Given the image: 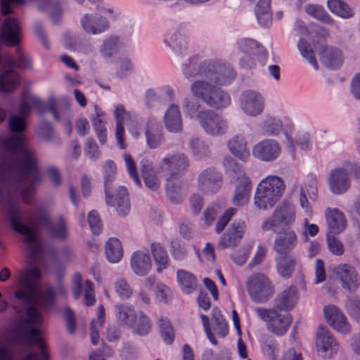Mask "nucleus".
I'll return each mask as SVG.
<instances>
[{
  "instance_id": "obj_1",
  "label": "nucleus",
  "mask_w": 360,
  "mask_h": 360,
  "mask_svg": "<svg viewBox=\"0 0 360 360\" xmlns=\"http://www.w3.org/2000/svg\"><path fill=\"white\" fill-rule=\"evenodd\" d=\"M27 117L13 115L8 120L9 129L16 134L2 141L7 155L0 159V201L13 229L24 236L27 248L37 258L42 253V244L37 238L32 217L20 209L18 198L20 192L22 200L31 204L36 185L41 179L37 154L25 145L22 134Z\"/></svg>"
},
{
  "instance_id": "obj_2",
  "label": "nucleus",
  "mask_w": 360,
  "mask_h": 360,
  "mask_svg": "<svg viewBox=\"0 0 360 360\" xmlns=\"http://www.w3.org/2000/svg\"><path fill=\"white\" fill-rule=\"evenodd\" d=\"M41 270L37 266H27L19 271L15 277L17 290L15 297L30 305L27 309V323L30 326H39L43 322L41 311L50 309L56 295H65L62 286L46 288L40 290Z\"/></svg>"
},
{
  "instance_id": "obj_3",
  "label": "nucleus",
  "mask_w": 360,
  "mask_h": 360,
  "mask_svg": "<svg viewBox=\"0 0 360 360\" xmlns=\"http://www.w3.org/2000/svg\"><path fill=\"white\" fill-rule=\"evenodd\" d=\"M181 70L186 78H206L219 87L230 84L236 77L231 66L219 61L200 60L197 56L189 58L188 63L183 64Z\"/></svg>"
},
{
  "instance_id": "obj_4",
  "label": "nucleus",
  "mask_w": 360,
  "mask_h": 360,
  "mask_svg": "<svg viewBox=\"0 0 360 360\" xmlns=\"http://www.w3.org/2000/svg\"><path fill=\"white\" fill-rule=\"evenodd\" d=\"M186 117L196 120L205 134L212 137L221 136L229 130L227 120L215 111L205 108L193 98L186 97L182 101Z\"/></svg>"
},
{
  "instance_id": "obj_5",
  "label": "nucleus",
  "mask_w": 360,
  "mask_h": 360,
  "mask_svg": "<svg viewBox=\"0 0 360 360\" xmlns=\"http://www.w3.org/2000/svg\"><path fill=\"white\" fill-rule=\"evenodd\" d=\"M189 89L194 98L213 109L221 110L231 103L229 93L207 79H195L191 84Z\"/></svg>"
},
{
  "instance_id": "obj_6",
  "label": "nucleus",
  "mask_w": 360,
  "mask_h": 360,
  "mask_svg": "<svg viewBox=\"0 0 360 360\" xmlns=\"http://www.w3.org/2000/svg\"><path fill=\"white\" fill-rule=\"evenodd\" d=\"M285 186L281 178L270 175L263 179L258 184L254 202L259 210L271 208L281 198Z\"/></svg>"
},
{
  "instance_id": "obj_7",
  "label": "nucleus",
  "mask_w": 360,
  "mask_h": 360,
  "mask_svg": "<svg viewBox=\"0 0 360 360\" xmlns=\"http://www.w3.org/2000/svg\"><path fill=\"white\" fill-rule=\"evenodd\" d=\"M103 168L106 204L115 207L120 216H126L130 210V201L127 188L124 186H120L116 191L114 200L110 195L112 182L116 176L117 168L115 163L108 160L105 163Z\"/></svg>"
},
{
  "instance_id": "obj_8",
  "label": "nucleus",
  "mask_w": 360,
  "mask_h": 360,
  "mask_svg": "<svg viewBox=\"0 0 360 360\" xmlns=\"http://www.w3.org/2000/svg\"><path fill=\"white\" fill-rule=\"evenodd\" d=\"M190 165L189 159L183 153H168L158 165V173L162 175L167 181L178 179Z\"/></svg>"
},
{
  "instance_id": "obj_9",
  "label": "nucleus",
  "mask_w": 360,
  "mask_h": 360,
  "mask_svg": "<svg viewBox=\"0 0 360 360\" xmlns=\"http://www.w3.org/2000/svg\"><path fill=\"white\" fill-rule=\"evenodd\" d=\"M255 312L266 323L269 331L278 336L284 335L292 322L290 314L276 309L258 307L255 309Z\"/></svg>"
},
{
  "instance_id": "obj_10",
  "label": "nucleus",
  "mask_w": 360,
  "mask_h": 360,
  "mask_svg": "<svg viewBox=\"0 0 360 360\" xmlns=\"http://www.w3.org/2000/svg\"><path fill=\"white\" fill-rule=\"evenodd\" d=\"M56 103L54 98H49L46 103L40 98L33 96L27 91H23L19 105V113L24 117H28L32 108L40 114H44L48 110L53 114L54 119L58 121L59 114L56 108Z\"/></svg>"
},
{
  "instance_id": "obj_11",
  "label": "nucleus",
  "mask_w": 360,
  "mask_h": 360,
  "mask_svg": "<svg viewBox=\"0 0 360 360\" xmlns=\"http://www.w3.org/2000/svg\"><path fill=\"white\" fill-rule=\"evenodd\" d=\"M295 220V206L290 202H282L276 207L271 217L263 221L261 227L264 231L277 232L279 226H290Z\"/></svg>"
},
{
  "instance_id": "obj_12",
  "label": "nucleus",
  "mask_w": 360,
  "mask_h": 360,
  "mask_svg": "<svg viewBox=\"0 0 360 360\" xmlns=\"http://www.w3.org/2000/svg\"><path fill=\"white\" fill-rule=\"evenodd\" d=\"M250 298L255 302H266L274 294V288L269 278L262 274H255L247 281Z\"/></svg>"
},
{
  "instance_id": "obj_13",
  "label": "nucleus",
  "mask_w": 360,
  "mask_h": 360,
  "mask_svg": "<svg viewBox=\"0 0 360 360\" xmlns=\"http://www.w3.org/2000/svg\"><path fill=\"white\" fill-rule=\"evenodd\" d=\"M239 105L244 114L250 117H256L263 112L264 98L259 92L247 89L242 91L239 96Z\"/></svg>"
},
{
  "instance_id": "obj_14",
  "label": "nucleus",
  "mask_w": 360,
  "mask_h": 360,
  "mask_svg": "<svg viewBox=\"0 0 360 360\" xmlns=\"http://www.w3.org/2000/svg\"><path fill=\"white\" fill-rule=\"evenodd\" d=\"M335 279L347 292H353L359 287V275L356 269L350 264H340L333 269Z\"/></svg>"
},
{
  "instance_id": "obj_15",
  "label": "nucleus",
  "mask_w": 360,
  "mask_h": 360,
  "mask_svg": "<svg viewBox=\"0 0 360 360\" xmlns=\"http://www.w3.org/2000/svg\"><path fill=\"white\" fill-rule=\"evenodd\" d=\"M282 151L279 142L275 139H266L257 143L252 148V155L257 160L274 162L278 158Z\"/></svg>"
},
{
  "instance_id": "obj_16",
  "label": "nucleus",
  "mask_w": 360,
  "mask_h": 360,
  "mask_svg": "<svg viewBox=\"0 0 360 360\" xmlns=\"http://www.w3.org/2000/svg\"><path fill=\"white\" fill-rule=\"evenodd\" d=\"M316 345L320 355L324 359H330L337 353L338 345L333 335L325 326H319L316 333Z\"/></svg>"
},
{
  "instance_id": "obj_17",
  "label": "nucleus",
  "mask_w": 360,
  "mask_h": 360,
  "mask_svg": "<svg viewBox=\"0 0 360 360\" xmlns=\"http://www.w3.org/2000/svg\"><path fill=\"white\" fill-rule=\"evenodd\" d=\"M222 186V176L212 167L204 169L198 178V188L206 194L217 193Z\"/></svg>"
},
{
  "instance_id": "obj_18",
  "label": "nucleus",
  "mask_w": 360,
  "mask_h": 360,
  "mask_svg": "<svg viewBox=\"0 0 360 360\" xmlns=\"http://www.w3.org/2000/svg\"><path fill=\"white\" fill-rule=\"evenodd\" d=\"M328 184L330 191L334 195L346 193L351 185L349 172L342 167L332 169L329 173Z\"/></svg>"
},
{
  "instance_id": "obj_19",
  "label": "nucleus",
  "mask_w": 360,
  "mask_h": 360,
  "mask_svg": "<svg viewBox=\"0 0 360 360\" xmlns=\"http://www.w3.org/2000/svg\"><path fill=\"white\" fill-rule=\"evenodd\" d=\"M245 231L244 221H234L221 236L218 247L221 248H233L240 241Z\"/></svg>"
},
{
  "instance_id": "obj_20",
  "label": "nucleus",
  "mask_w": 360,
  "mask_h": 360,
  "mask_svg": "<svg viewBox=\"0 0 360 360\" xmlns=\"http://www.w3.org/2000/svg\"><path fill=\"white\" fill-rule=\"evenodd\" d=\"M324 316L327 322L338 332L347 334L351 332L352 327L344 314L335 305L324 308Z\"/></svg>"
},
{
  "instance_id": "obj_21",
  "label": "nucleus",
  "mask_w": 360,
  "mask_h": 360,
  "mask_svg": "<svg viewBox=\"0 0 360 360\" xmlns=\"http://www.w3.org/2000/svg\"><path fill=\"white\" fill-rule=\"evenodd\" d=\"M31 344L37 345L41 349V355L32 352L27 356L25 360H47L48 355L45 351V345L41 338L38 336L39 330L37 328L31 327L30 329ZM0 360H12V358L5 346L0 343Z\"/></svg>"
},
{
  "instance_id": "obj_22",
  "label": "nucleus",
  "mask_w": 360,
  "mask_h": 360,
  "mask_svg": "<svg viewBox=\"0 0 360 360\" xmlns=\"http://www.w3.org/2000/svg\"><path fill=\"white\" fill-rule=\"evenodd\" d=\"M164 44L171 49V54L173 59L177 63H182L184 59L188 56L186 43L184 37L179 31H175L169 39H164ZM188 63V59L185 63Z\"/></svg>"
},
{
  "instance_id": "obj_23",
  "label": "nucleus",
  "mask_w": 360,
  "mask_h": 360,
  "mask_svg": "<svg viewBox=\"0 0 360 360\" xmlns=\"http://www.w3.org/2000/svg\"><path fill=\"white\" fill-rule=\"evenodd\" d=\"M298 241L296 233L292 229H286L277 233L273 248L276 255L290 254Z\"/></svg>"
},
{
  "instance_id": "obj_24",
  "label": "nucleus",
  "mask_w": 360,
  "mask_h": 360,
  "mask_svg": "<svg viewBox=\"0 0 360 360\" xmlns=\"http://www.w3.org/2000/svg\"><path fill=\"white\" fill-rule=\"evenodd\" d=\"M328 233L338 234L342 232L347 226V219L342 212L338 208L327 207L324 212Z\"/></svg>"
},
{
  "instance_id": "obj_25",
  "label": "nucleus",
  "mask_w": 360,
  "mask_h": 360,
  "mask_svg": "<svg viewBox=\"0 0 360 360\" xmlns=\"http://www.w3.org/2000/svg\"><path fill=\"white\" fill-rule=\"evenodd\" d=\"M81 25L87 34H98L109 27L108 20L98 14H86L81 19Z\"/></svg>"
},
{
  "instance_id": "obj_26",
  "label": "nucleus",
  "mask_w": 360,
  "mask_h": 360,
  "mask_svg": "<svg viewBox=\"0 0 360 360\" xmlns=\"http://www.w3.org/2000/svg\"><path fill=\"white\" fill-rule=\"evenodd\" d=\"M130 266L133 272L139 276H146L152 268V261L147 250L135 251L131 257Z\"/></svg>"
},
{
  "instance_id": "obj_27",
  "label": "nucleus",
  "mask_w": 360,
  "mask_h": 360,
  "mask_svg": "<svg viewBox=\"0 0 360 360\" xmlns=\"http://www.w3.org/2000/svg\"><path fill=\"white\" fill-rule=\"evenodd\" d=\"M20 27L18 21L8 17L5 19L1 32V39L8 46H15L20 41Z\"/></svg>"
},
{
  "instance_id": "obj_28",
  "label": "nucleus",
  "mask_w": 360,
  "mask_h": 360,
  "mask_svg": "<svg viewBox=\"0 0 360 360\" xmlns=\"http://www.w3.org/2000/svg\"><path fill=\"white\" fill-rule=\"evenodd\" d=\"M319 56L323 65L330 70L339 68L344 62L342 51L335 46H323L320 50Z\"/></svg>"
},
{
  "instance_id": "obj_29",
  "label": "nucleus",
  "mask_w": 360,
  "mask_h": 360,
  "mask_svg": "<svg viewBox=\"0 0 360 360\" xmlns=\"http://www.w3.org/2000/svg\"><path fill=\"white\" fill-rule=\"evenodd\" d=\"M297 300L298 292L296 287L290 286L276 297L273 308L288 313L295 307Z\"/></svg>"
},
{
  "instance_id": "obj_30",
  "label": "nucleus",
  "mask_w": 360,
  "mask_h": 360,
  "mask_svg": "<svg viewBox=\"0 0 360 360\" xmlns=\"http://www.w3.org/2000/svg\"><path fill=\"white\" fill-rule=\"evenodd\" d=\"M39 221L46 227L52 237L61 240H64L68 238V227L63 216H59L55 222L52 223L51 219L46 214H44L40 217Z\"/></svg>"
},
{
  "instance_id": "obj_31",
  "label": "nucleus",
  "mask_w": 360,
  "mask_h": 360,
  "mask_svg": "<svg viewBox=\"0 0 360 360\" xmlns=\"http://www.w3.org/2000/svg\"><path fill=\"white\" fill-rule=\"evenodd\" d=\"M165 128L171 133H180L183 131V120L179 107L176 104H170L164 116Z\"/></svg>"
},
{
  "instance_id": "obj_32",
  "label": "nucleus",
  "mask_w": 360,
  "mask_h": 360,
  "mask_svg": "<svg viewBox=\"0 0 360 360\" xmlns=\"http://www.w3.org/2000/svg\"><path fill=\"white\" fill-rule=\"evenodd\" d=\"M251 190V181L247 176H243L234 190L233 204L238 207L245 205L249 201Z\"/></svg>"
},
{
  "instance_id": "obj_33",
  "label": "nucleus",
  "mask_w": 360,
  "mask_h": 360,
  "mask_svg": "<svg viewBox=\"0 0 360 360\" xmlns=\"http://www.w3.org/2000/svg\"><path fill=\"white\" fill-rule=\"evenodd\" d=\"M114 117L116 122L115 136L117 142L121 149H124L126 146L124 143L123 139L124 133L123 123L124 121L131 119V115L126 110L123 105L118 104L114 110Z\"/></svg>"
},
{
  "instance_id": "obj_34",
  "label": "nucleus",
  "mask_w": 360,
  "mask_h": 360,
  "mask_svg": "<svg viewBox=\"0 0 360 360\" xmlns=\"http://www.w3.org/2000/svg\"><path fill=\"white\" fill-rule=\"evenodd\" d=\"M278 274L283 278H290L295 271L296 259L293 255H276L275 257Z\"/></svg>"
},
{
  "instance_id": "obj_35",
  "label": "nucleus",
  "mask_w": 360,
  "mask_h": 360,
  "mask_svg": "<svg viewBox=\"0 0 360 360\" xmlns=\"http://www.w3.org/2000/svg\"><path fill=\"white\" fill-rule=\"evenodd\" d=\"M122 49L120 38L117 36H110L103 41L99 53L104 60H108L120 53Z\"/></svg>"
},
{
  "instance_id": "obj_36",
  "label": "nucleus",
  "mask_w": 360,
  "mask_h": 360,
  "mask_svg": "<svg viewBox=\"0 0 360 360\" xmlns=\"http://www.w3.org/2000/svg\"><path fill=\"white\" fill-rule=\"evenodd\" d=\"M228 147L231 153L242 161H246L250 158L247 142L240 135H236L231 139L228 142Z\"/></svg>"
},
{
  "instance_id": "obj_37",
  "label": "nucleus",
  "mask_w": 360,
  "mask_h": 360,
  "mask_svg": "<svg viewBox=\"0 0 360 360\" xmlns=\"http://www.w3.org/2000/svg\"><path fill=\"white\" fill-rule=\"evenodd\" d=\"M271 0H259L255 7V13L259 24L269 27L271 24Z\"/></svg>"
},
{
  "instance_id": "obj_38",
  "label": "nucleus",
  "mask_w": 360,
  "mask_h": 360,
  "mask_svg": "<svg viewBox=\"0 0 360 360\" xmlns=\"http://www.w3.org/2000/svg\"><path fill=\"white\" fill-rule=\"evenodd\" d=\"M176 279L181 290L186 294H191L196 290L198 282L195 276L191 273L179 269L176 271Z\"/></svg>"
},
{
  "instance_id": "obj_39",
  "label": "nucleus",
  "mask_w": 360,
  "mask_h": 360,
  "mask_svg": "<svg viewBox=\"0 0 360 360\" xmlns=\"http://www.w3.org/2000/svg\"><path fill=\"white\" fill-rule=\"evenodd\" d=\"M327 7L333 14L343 19H349L354 16V10L342 0H328Z\"/></svg>"
},
{
  "instance_id": "obj_40",
  "label": "nucleus",
  "mask_w": 360,
  "mask_h": 360,
  "mask_svg": "<svg viewBox=\"0 0 360 360\" xmlns=\"http://www.w3.org/2000/svg\"><path fill=\"white\" fill-rule=\"evenodd\" d=\"M105 255L111 263L119 262L123 256L121 242L115 238H110L105 244Z\"/></svg>"
},
{
  "instance_id": "obj_41",
  "label": "nucleus",
  "mask_w": 360,
  "mask_h": 360,
  "mask_svg": "<svg viewBox=\"0 0 360 360\" xmlns=\"http://www.w3.org/2000/svg\"><path fill=\"white\" fill-rule=\"evenodd\" d=\"M132 331L141 336L146 335L151 330V322L149 317L143 311H139L136 315L134 323L129 326Z\"/></svg>"
},
{
  "instance_id": "obj_42",
  "label": "nucleus",
  "mask_w": 360,
  "mask_h": 360,
  "mask_svg": "<svg viewBox=\"0 0 360 360\" xmlns=\"http://www.w3.org/2000/svg\"><path fill=\"white\" fill-rule=\"evenodd\" d=\"M282 129L281 121L275 117H266L260 126V132L263 136H276Z\"/></svg>"
},
{
  "instance_id": "obj_43",
  "label": "nucleus",
  "mask_w": 360,
  "mask_h": 360,
  "mask_svg": "<svg viewBox=\"0 0 360 360\" xmlns=\"http://www.w3.org/2000/svg\"><path fill=\"white\" fill-rule=\"evenodd\" d=\"M115 314L119 322L130 326L134 323L137 312L127 304H120L115 306Z\"/></svg>"
},
{
  "instance_id": "obj_44",
  "label": "nucleus",
  "mask_w": 360,
  "mask_h": 360,
  "mask_svg": "<svg viewBox=\"0 0 360 360\" xmlns=\"http://www.w3.org/2000/svg\"><path fill=\"white\" fill-rule=\"evenodd\" d=\"M304 11L307 15L319 21L328 24H332L333 22L330 15L321 5L307 4L304 6Z\"/></svg>"
},
{
  "instance_id": "obj_45",
  "label": "nucleus",
  "mask_w": 360,
  "mask_h": 360,
  "mask_svg": "<svg viewBox=\"0 0 360 360\" xmlns=\"http://www.w3.org/2000/svg\"><path fill=\"white\" fill-rule=\"evenodd\" d=\"M150 250L158 265V271L160 272L162 269H167L169 257L166 250L160 243H153L150 245Z\"/></svg>"
},
{
  "instance_id": "obj_46",
  "label": "nucleus",
  "mask_w": 360,
  "mask_h": 360,
  "mask_svg": "<svg viewBox=\"0 0 360 360\" xmlns=\"http://www.w3.org/2000/svg\"><path fill=\"white\" fill-rule=\"evenodd\" d=\"M2 64L6 68L26 69L31 66V62L27 56L19 53L17 60H15L12 56L8 53L4 54L2 58Z\"/></svg>"
},
{
  "instance_id": "obj_47",
  "label": "nucleus",
  "mask_w": 360,
  "mask_h": 360,
  "mask_svg": "<svg viewBox=\"0 0 360 360\" xmlns=\"http://www.w3.org/2000/svg\"><path fill=\"white\" fill-rule=\"evenodd\" d=\"M167 196L174 204H179L183 200L181 183L179 181L173 180L167 181L166 184Z\"/></svg>"
},
{
  "instance_id": "obj_48",
  "label": "nucleus",
  "mask_w": 360,
  "mask_h": 360,
  "mask_svg": "<svg viewBox=\"0 0 360 360\" xmlns=\"http://www.w3.org/2000/svg\"><path fill=\"white\" fill-rule=\"evenodd\" d=\"M105 319V310L103 306L98 307V317L91 321V340L93 345L98 343L100 335L99 330L102 328Z\"/></svg>"
},
{
  "instance_id": "obj_49",
  "label": "nucleus",
  "mask_w": 360,
  "mask_h": 360,
  "mask_svg": "<svg viewBox=\"0 0 360 360\" xmlns=\"http://www.w3.org/2000/svg\"><path fill=\"white\" fill-rule=\"evenodd\" d=\"M223 165L226 174L232 178H237L240 181L243 176H246L242 166L238 164L231 157L224 158Z\"/></svg>"
},
{
  "instance_id": "obj_50",
  "label": "nucleus",
  "mask_w": 360,
  "mask_h": 360,
  "mask_svg": "<svg viewBox=\"0 0 360 360\" xmlns=\"http://www.w3.org/2000/svg\"><path fill=\"white\" fill-rule=\"evenodd\" d=\"M212 319L213 321L214 330L221 337L226 336L229 330L228 326L221 311L217 309H213Z\"/></svg>"
},
{
  "instance_id": "obj_51",
  "label": "nucleus",
  "mask_w": 360,
  "mask_h": 360,
  "mask_svg": "<svg viewBox=\"0 0 360 360\" xmlns=\"http://www.w3.org/2000/svg\"><path fill=\"white\" fill-rule=\"evenodd\" d=\"M160 333L167 344H171L174 340V331L172 323L167 318L160 317L158 320Z\"/></svg>"
},
{
  "instance_id": "obj_52",
  "label": "nucleus",
  "mask_w": 360,
  "mask_h": 360,
  "mask_svg": "<svg viewBox=\"0 0 360 360\" xmlns=\"http://www.w3.org/2000/svg\"><path fill=\"white\" fill-rule=\"evenodd\" d=\"M189 148L194 155L201 158L209 155V146L204 140L199 137H191L189 140Z\"/></svg>"
},
{
  "instance_id": "obj_53",
  "label": "nucleus",
  "mask_w": 360,
  "mask_h": 360,
  "mask_svg": "<svg viewBox=\"0 0 360 360\" xmlns=\"http://www.w3.org/2000/svg\"><path fill=\"white\" fill-rule=\"evenodd\" d=\"M38 7L40 11L48 12L53 18L62 12L60 0H39Z\"/></svg>"
},
{
  "instance_id": "obj_54",
  "label": "nucleus",
  "mask_w": 360,
  "mask_h": 360,
  "mask_svg": "<svg viewBox=\"0 0 360 360\" xmlns=\"http://www.w3.org/2000/svg\"><path fill=\"white\" fill-rule=\"evenodd\" d=\"M297 46L303 58H304L315 70H318L319 65L309 44L304 39H300Z\"/></svg>"
},
{
  "instance_id": "obj_55",
  "label": "nucleus",
  "mask_w": 360,
  "mask_h": 360,
  "mask_svg": "<svg viewBox=\"0 0 360 360\" xmlns=\"http://www.w3.org/2000/svg\"><path fill=\"white\" fill-rule=\"evenodd\" d=\"M93 128L101 144H105L107 140L106 128L97 112L91 118Z\"/></svg>"
},
{
  "instance_id": "obj_56",
  "label": "nucleus",
  "mask_w": 360,
  "mask_h": 360,
  "mask_svg": "<svg viewBox=\"0 0 360 360\" xmlns=\"http://www.w3.org/2000/svg\"><path fill=\"white\" fill-rule=\"evenodd\" d=\"M169 252L172 258L176 261H182L186 257L188 254L186 248L176 238L171 240Z\"/></svg>"
},
{
  "instance_id": "obj_57",
  "label": "nucleus",
  "mask_w": 360,
  "mask_h": 360,
  "mask_svg": "<svg viewBox=\"0 0 360 360\" xmlns=\"http://www.w3.org/2000/svg\"><path fill=\"white\" fill-rule=\"evenodd\" d=\"M240 51L245 55H256L259 48V44L252 39H242L238 43Z\"/></svg>"
},
{
  "instance_id": "obj_58",
  "label": "nucleus",
  "mask_w": 360,
  "mask_h": 360,
  "mask_svg": "<svg viewBox=\"0 0 360 360\" xmlns=\"http://www.w3.org/2000/svg\"><path fill=\"white\" fill-rule=\"evenodd\" d=\"M345 307L350 316L357 321H360V299L353 296L347 300Z\"/></svg>"
},
{
  "instance_id": "obj_59",
  "label": "nucleus",
  "mask_w": 360,
  "mask_h": 360,
  "mask_svg": "<svg viewBox=\"0 0 360 360\" xmlns=\"http://www.w3.org/2000/svg\"><path fill=\"white\" fill-rule=\"evenodd\" d=\"M146 138L148 146L151 149L157 148L160 146L162 141V136L158 131H153L149 125V122L146 127Z\"/></svg>"
},
{
  "instance_id": "obj_60",
  "label": "nucleus",
  "mask_w": 360,
  "mask_h": 360,
  "mask_svg": "<svg viewBox=\"0 0 360 360\" xmlns=\"http://www.w3.org/2000/svg\"><path fill=\"white\" fill-rule=\"evenodd\" d=\"M115 290L121 299H128L132 295V289L124 278H118L115 282Z\"/></svg>"
},
{
  "instance_id": "obj_61",
  "label": "nucleus",
  "mask_w": 360,
  "mask_h": 360,
  "mask_svg": "<svg viewBox=\"0 0 360 360\" xmlns=\"http://www.w3.org/2000/svg\"><path fill=\"white\" fill-rule=\"evenodd\" d=\"M327 245L329 251L333 255L341 256L345 252L343 243L333 234L327 233Z\"/></svg>"
},
{
  "instance_id": "obj_62",
  "label": "nucleus",
  "mask_w": 360,
  "mask_h": 360,
  "mask_svg": "<svg viewBox=\"0 0 360 360\" xmlns=\"http://www.w3.org/2000/svg\"><path fill=\"white\" fill-rule=\"evenodd\" d=\"M124 162H125L129 175L131 176V178L133 179L135 184L137 186H141V180L139 178V175L136 172V164H135L132 157L128 153H124Z\"/></svg>"
},
{
  "instance_id": "obj_63",
  "label": "nucleus",
  "mask_w": 360,
  "mask_h": 360,
  "mask_svg": "<svg viewBox=\"0 0 360 360\" xmlns=\"http://www.w3.org/2000/svg\"><path fill=\"white\" fill-rule=\"evenodd\" d=\"M160 98L156 91L153 89L146 90L144 95V104L146 108L153 109L160 103Z\"/></svg>"
},
{
  "instance_id": "obj_64",
  "label": "nucleus",
  "mask_w": 360,
  "mask_h": 360,
  "mask_svg": "<svg viewBox=\"0 0 360 360\" xmlns=\"http://www.w3.org/2000/svg\"><path fill=\"white\" fill-rule=\"evenodd\" d=\"M236 212V210L234 208H229L225 211L216 224L215 231L217 233H219L224 230L232 217L235 215Z\"/></svg>"
}]
</instances>
